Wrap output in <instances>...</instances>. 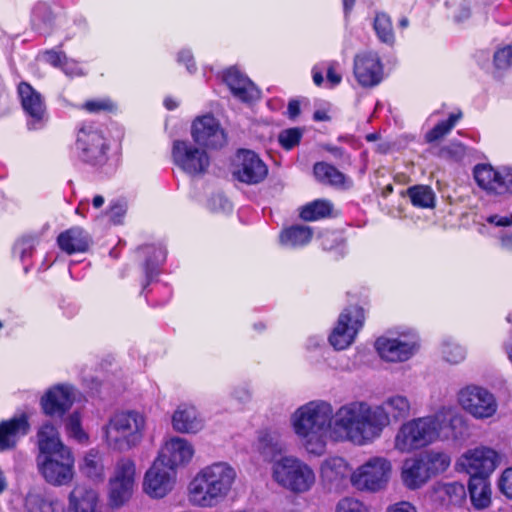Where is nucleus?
<instances>
[{
	"label": "nucleus",
	"instance_id": "1",
	"mask_svg": "<svg viewBox=\"0 0 512 512\" xmlns=\"http://www.w3.org/2000/svg\"><path fill=\"white\" fill-rule=\"evenodd\" d=\"M388 425L389 419L383 407L356 401L338 409L333 431L337 439L365 445L380 437Z\"/></svg>",
	"mask_w": 512,
	"mask_h": 512
},
{
	"label": "nucleus",
	"instance_id": "2",
	"mask_svg": "<svg viewBox=\"0 0 512 512\" xmlns=\"http://www.w3.org/2000/svg\"><path fill=\"white\" fill-rule=\"evenodd\" d=\"M38 446V469L45 481L54 487L70 484L75 475L74 456L62 443L57 429L52 424L45 423L41 426L38 432Z\"/></svg>",
	"mask_w": 512,
	"mask_h": 512
},
{
	"label": "nucleus",
	"instance_id": "3",
	"mask_svg": "<svg viewBox=\"0 0 512 512\" xmlns=\"http://www.w3.org/2000/svg\"><path fill=\"white\" fill-rule=\"evenodd\" d=\"M332 407L325 402H309L293 415L295 433L303 440L309 454L321 456L326 451L327 433L331 427Z\"/></svg>",
	"mask_w": 512,
	"mask_h": 512
},
{
	"label": "nucleus",
	"instance_id": "4",
	"mask_svg": "<svg viewBox=\"0 0 512 512\" xmlns=\"http://www.w3.org/2000/svg\"><path fill=\"white\" fill-rule=\"evenodd\" d=\"M146 418L138 411L115 413L104 427L105 442L115 451L126 452L137 447L144 436Z\"/></svg>",
	"mask_w": 512,
	"mask_h": 512
},
{
	"label": "nucleus",
	"instance_id": "5",
	"mask_svg": "<svg viewBox=\"0 0 512 512\" xmlns=\"http://www.w3.org/2000/svg\"><path fill=\"white\" fill-rule=\"evenodd\" d=\"M224 498V462L202 468L188 486L189 502L197 507L212 508Z\"/></svg>",
	"mask_w": 512,
	"mask_h": 512
},
{
	"label": "nucleus",
	"instance_id": "6",
	"mask_svg": "<svg viewBox=\"0 0 512 512\" xmlns=\"http://www.w3.org/2000/svg\"><path fill=\"white\" fill-rule=\"evenodd\" d=\"M441 423L436 416H426L404 423L395 438L401 452H411L426 447L439 437Z\"/></svg>",
	"mask_w": 512,
	"mask_h": 512
},
{
	"label": "nucleus",
	"instance_id": "7",
	"mask_svg": "<svg viewBox=\"0 0 512 512\" xmlns=\"http://www.w3.org/2000/svg\"><path fill=\"white\" fill-rule=\"evenodd\" d=\"M273 477L279 485L297 494L309 491L315 483L312 468L291 456L282 457L275 462Z\"/></svg>",
	"mask_w": 512,
	"mask_h": 512
},
{
	"label": "nucleus",
	"instance_id": "8",
	"mask_svg": "<svg viewBox=\"0 0 512 512\" xmlns=\"http://www.w3.org/2000/svg\"><path fill=\"white\" fill-rule=\"evenodd\" d=\"M391 474V462L384 457L375 456L359 466L351 474L350 480L358 491L377 493L387 487Z\"/></svg>",
	"mask_w": 512,
	"mask_h": 512
},
{
	"label": "nucleus",
	"instance_id": "9",
	"mask_svg": "<svg viewBox=\"0 0 512 512\" xmlns=\"http://www.w3.org/2000/svg\"><path fill=\"white\" fill-rule=\"evenodd\" d=\"M365 309L359 305H349L339 315L337 323L329 335V343L336 350L348 348L364 327Z\"/></svg>",
	"mask_w": 512,
	"mask_h": 512
},
{
	"label": "nucleus",
	"instance_id": "10",
	"mask_svg": "<svg viewBox=\"0 0 512 512\" xmlns=\"http://www.w3.org/2000/svg\"><path fill=\"white\" fill-rule=\"evenodd\" d=\"M136 486V465L130 458L117 461L109 480V502L113 508L122 507L132 497Z\"/></svg>",
	"mask_w": 512,
	"mask_h": 512
},
{
	"label": "nucleus",
	"instance_id": "11",
	"mask_svg": "<svg viewBox=\"0 0 512 512\" xmlns=\"http://www.w3.org/2000/svg\"><path fill=\"white\" fill-rule=\"evenodd\" d=\"M171 154L174 164L191 176L206 173L210 166V157L205 147H197L187 140H175Z\"/></svg>",
	"mask_w": 512,
	"mask_h": 512
},
{
	"label": "nucleus",
	"instance_id": "12",
	"mask_svg": "<svg viewBox=\"0 0 512 512\" xmlns=\"http://www.w3.org/2000/svg\"><path fill=\"white\" fill-rule=\"evenodd\" d=\"M473 177L480 189L488 195H512V169H495L491 164L480 163L473 169Z\"/></svg>",
	"mask_w": 512,
	"mask_h": 512
},
{
	"label": "nucleus",
	"instance_id": "13",
	"mask_svg": "<svg viewBox=\"0 0 512 512\" xmlns=\"http://www.w3.org/2000/svg\"><path fill=\"white\" fill-rule=\"evenodd\" d=\"M176 479L177 470L156 457L145 473L143 490L150 497L160 499L173 490Z\"/></svg>",
	"mask_w": 512,
	"mask_h": 512
},
{
	"label": "nucleus",
	"instance_id": "14",
	"mask_svg": "<svg viewBox=\"0 0 512 512\" xmlns=\"http://www.w3.org/2000/svg\"><path fill=\"white\" fill-rule=\"evenodd\" d=\"M458 401L465 411L478 419L492 417L497 411L494 395L479 386L471 385L461 389Z\"/></svg>",
	"mask_w": 512,
	"mask_h": 512
},
{
	"label": "nucleus",
	"instance_id": "15",
	"mask_svg": "<svg viewBox=\"0 0 512 512\" xmlns=\"http://www.w3.org/2000/svg\"><path fill=\"white\" fill-rule=\"evenodd\" d=\"M233 176L241 183L257 185L267 178L268 166L256 152L249 149H240L237 153V163Z\"/></svg>",
	"mask_w": 512,
	"mask_h": 512
},
{
	"label": "nucleus",
	"instance_id": "16",
	"mask_svg": "<svg viewBox=\"0 0 512 512\" xmlns=\"http://www.w3.org/2000/svg\"><path fill=\"white\" fill-rule=\"evenodd\" d=\"M498 462V453L488 447L470 449L459 459V465L470 477H489L496 469Z\"/></svg>",
	"mask_w": 512,
	"mask_h": 512
},
{
	"label": "nucleus",
	"instance_id": "17",
	"mask_svg": "<svg viewBox=\"0 0 512 512\" xmlns=\"http://www.w3.org/2000/svg\"><path fill=\"white\" fill-rule=\"evenodd\" d=\"M353 74L361 87L377 86L383 79V64L378 53L364 51L356 54L353 61Z\"/></svg>",
	"mask_w": 512,
	"mask_h": 512
},
{
	"label": "nucleus",
	"instance_id": "18",
	"mask_svg": "<svg viewBox=\"0 0 512 512\" xmlns=\"http://www.w3.org/2000/svg\"><path fill=\"white\" fill-rule=\"evenodd\" d=\"M194 454V446L189 440L172 436L164 440L157 458L177 470L189 464Z\"/></svg>",
	"mask_w": 512,
	"mask_h": 512
},
{
	"label": "nucleus",
	"instance_id": "19",
	"mask_svg": "<svg viewBox=\"0 0 512 512\" xmlns=\"http://www.w3.org/2000/svg\"><path fill=\"white\" fill-rule=\"evenodd\" d=\"M191 136L194 142L207 149L221 147L224 132L221 123L213 115L207 114L197 117L191 126Z\"/></svg>",
	"mask_w": 512,
	"mask_h": 512
},
{
	"label": "nucleus",
	"instance_id": "20",
	"mask_svg": "<svg viewBox=\"0 0 512 512\" xmlns=\"http://www.w3.org/2000/svg\"><path fill=\"white\" fill-rule=\"evenodd\" d=\"M374 347L381 359L398 363L408 361L417 352L419 345L416 341L380 336L375 340Z\"/></svg>",
	"mask_w": 512,
	"mask_h": 512
},
{
	"label": "nucleus",
	"instance_id": "21",
	"mask_svg": "<svg viewBox=\"0 0 512 512\" xmlns=\"http://www.w3.org/2000/svg\"><path fill=\"white\" fill-rule=\"evenodd\" d=\"M72 389L66 385H56L45 392L40 399L43 412L50 417H62L72 406Z\"/></svg>",
	"mask_w": 512,
	"mask_h": 512
},
{
	"label": "nucleus",
	"instance_id": "22",
	"mask_svg": "<svg viewBox=\"0 0 512 512\" xmlns=\"http://www.w3.org/2000/svg\"><path fill=\"white\" fill-rule=\"evenodd\" d=\"M171 423L173 429L182 434H195L202 430L204 421L196 407L192 404L182 403L174 411Z\"/></svg>",
	"mask_w": 512,
	"mask_h": 512
},
{
	"label": "nucleus",
	"instance_id": "23",
	"mask_svg": "<svg viewBox=\"0 0 512 512\" xmlns=\"http://www.w3.org/2000/svg\"><path fill=\"white\" fill-rule=\"evenodd\" d=\"M77 144L83 151L84 160L92 164L100 163L105 154V142L100 132L82 128L78 133Z\"/></svg>",
	"mask_w": 512,
	"mask_h": 512
},
{
	"label": "nucleus",
	"instance_id": "24",
	"mask_svg": "<svg viewBox=\"0 0 512 512\" xmlns=\"http://www.w3.org/2000/svg\"><path fill=\"white\" fill-rule=\"evenodd\" d=\"M98 492L87 484H76L68 494V512H96Z\"/></svg>",
	"mask_w": 512,
	"mask_h": 512
},
{
	"label": "nucleus",
	"instance_id": "25",
	"mask_svg": "<svg viewBox=\"0 0 512 512\" xmlns=\"http://www.w3.org/2000/svg\"><path fill=\"white\" fill-rule=\"evenodd\" d=\"M401 479L403 484L411 490L422 487L430 479L422 457L404 461Z\"/></svg>",
	"mask_w": 512,
	"mask_h": 512
},
{
	"label": "nucleus",
	"instance_id": "26",
	"mask_svg": "<svg viewBox=\"0 0 512 512\" xmlns=\"http://www.w3.org/2000/svg\"><path fill=\"white\" fill-rule=\"evenodd\" d=\"M25 512H64L62 502L55 496L36 491L27 493L24 499Z\"/></svg>",
	"mask_w": 512,
	"mask_h": 512
},
{
	"label": "nucleus",
	"instance_id": "27",
	"mask_svg": "<svg viewBox=\"0 0 512 512\" xmlns=\"http://www.w3.org/2000/svg\"><path fill=\"white\" fill-rule=\"evenodd\" d=\"M28 429L29 424L25 415L2 422L0 424V450L14 447L17 437L25 435Z\"/></svg>",
	"mask_w": 512,
	"mask_h": 512
},
{
	"label": "nucleus",
	"instance_id": "28",
	"mask_svg": "<svg viewBox=\"0 0 512 512\" xmlns=\"http://www.w3.org/2000/svg\"><path fill=\"white\" fill-rule=\"evenodd\" d=\"M60 248L68 254L85 252L90 244L88 234L79 227H73L58 236Z\"/></svg>",
	"mask_w": 512,
	"mask_h": 512
},
{
	"label": "nucleus",
	"instance_id": "29",
	"mask_svg": "<svg viewBox=\"0 0 512 512\" xmlns=\"http://www.w3.org/2000/svg\"><path fill=\"white\" fill-rule=\"evenodd\" d=\"M489 477H470L468 481V492L471 503L477 510L487 508L491 503V489Z\"/></svg>",
	"mask_w": 512,
	"mask_h": 512
},
{
	"label": "nucleus",
	"instance_id": "30",
	"mask_svg": "<svg viewBox=\"0 0 512 512\" xmlns=\"http://www.w3.org/2000/svg\"><path fill=\"white\" fill-rule=\"evenodd\" d=\"M80 472L93 482H103L105 468L102 454L96 449H90L85 453L79 464Z\"/></svg>",
	"mask_w": 512,
	"mask_h": 512
},
{
	"label": "nucleus",
	"instance_id": "31",
	"mask_svg": "<svg viewBox=\"0 0 512 512\" xmlns=\"http://www.w3.org/2000/svg\"><path fill=\"white\" fill-rule=\"evenodd\" d=\"M312 238L313 229L302 224L285 227L279 235L280 243L292 248L304 247L311 242Z\"/></svg>",
	"mask_w": 512,
	"mask_h": 512
},
{
	"label": "nucleus",
	"instance_id": "32",
	"mask_svg": "<svg viewBox=\"0 0 512 512\" xmlns=\"http://www.w3.org/2000/svg\"><path fill=\"white\" fill-rule=\"evenodd\" d=\"M347 461L342 457H330L320 467V475L327 483H340L349 473Z\"/></svg>",
	"mask_w": 512,
	"mask_h": 512
},
{
	"label": "nucleus",
	"instance_id": "33",
	"mask_svg": "<svg viewBox=\"0 0 512 512\" xmlns=\"http://www.w3.org/2000/svg\"><path fill=\"white\" fill-rule=\"evenodd\" d=\"M23 109L33 118L40 120L44 114L41 95L28 83L22 82L18 87Z\"/></svg>",
	"mask_w": 512,
	"mask_h": 512
},
{
	"label": "nucleus",
	"instance_id": "34",
	"mask_svg": "<svg viewBox=\"0 0 512 512\" xmlns=\"http://www.w3.org/2000/svg\"><path fill=\"white\" fill-rule=\"evenodd\" d=\"M313 175L319 183L330 186L343 187L346 183V175L325 161L313 165Z\"/></svg>",
	"mask_w": 512,
	"mask_h": 512
},
{
	"label": "nucleus",
	"instance_id": "35",
	"mask_svg": "<svg viewBox=\"0 0 512 512\" xmlns=\"http://www.w3.org/2000/svg\"><path fill=\"white\" fill-rule=\"evenodd\" d=\"M333 204L327 199H315L299 208V217L303 221L313 222L332 215Z\"/></svg>",
	"mask_w": 512,
	"mask_h": 512
},
{
	"label": "nucleus",
	"instance_id": "36",
	"mask_svg": "<svg viewBox=\"0 0 512 512\" xmlns=\"http://www.w3.org/2000/svg\"><path fill=\"white\" fill-rule=\"evenodd\" d=\"M462 118L463 112L461 110L451 113L447 119L439 121L432 129L425 133V142L432 144L441 140L453 130Z\"/></svg>",
	"mask_w": 512,
	"mask_h": 512
},
{
	"label": "nucleus",
	"instance_id": "37",
	"mask_svg": "<svg viewBox=\"0 0 512 512\" xmlns=\"http://www.w3.org/2000/svg\"><path fill=\"white\" fill-rule=\"evenodd\" d=\"M373 30L377 39L388 46L395 43V33L391 17L383 11L376 12L373 20Z\"/></svg>",
	"mask_w": 512,
	"mask_h": 512
},
{
	"label": "nucleus",
	"instance_id": "38",
	"mask_svg": "<svg viewBox=\"0 0 512 512\" xmlns=\"http://www.w3.org/2000/svg\"><path fill=\"white\" fill-rule=\"evenodd\" d=\"M407 195L414 207L427 209L434 208L436 196L433 189L428 185H414L407 189Z\"/></svg>",
	"mask_w": 512,
	"mask_h": 512
},
{
	"label": "nucleus",
	"instance_id": "39",
	"mask_svg": "<svg viewBox=\"0 0 512 512\" xmlns=\"http://www.w3.org/2000/svg\"><path fill=\"white\" fill-rule=\"evenodd\" d=\"M387 413L389 421H399L406 419L410 414V403L405 396L396 395L389 397L383 405H381Z\"/></svg>",
	"mask_w": 512,
	"mask_h": 512
},
{
	"label": "nucleus",
	"instance_id": "40",
	"mask_svg": "<svg viewBox=\"0 0 512 512\" xmlns=\"http://www.w3.org/2000/svg\"><path fill=\"white\" fill-rule=\"evenodd\" d=\"M305 131L300 126L282 129L277 135L278 145L286 152L292 151L301 144Z\"/></svg>",
	"mask_w": 512,
	"mask_h": 512
},
{
	"label": "nucleus",
	"instance_id": "41",
	"mask_svg": "<svg viewBox=\"0 0 512 512\" xmlns=\"http://www.w3.org/2000/svg\"><path fill=\"white\" fill-rule=\"evenodd\" d=\"M437 492L452 505H460L466 499L465 486L457 481L439 484Z\"/></svg>",
	"mask_w": 512,
	"mask_h": 512
},
{
	"label": "nucleus",
	"instance_id": "42",
	"mask_svg": "<svg viewBox=\"0 0 512 512\" xmlns=\"http://www.w3.org/2000/svg\"><path fill=\"white\" fill-rule=\"evenodd\" d=\"M422 460L430 478L446 471L451 463L449 455L444 452H429Z\"/></svg>",
	"mask_w": 512,
	"mask_h": 512
},
{
	"label": "nucleus",
	"instance_id": "43",
	"mask_svg": "<svg viewBox=\"0 0 512 512\" xmlns=\"http://www.w3.org/2000/svg\"><path fill=\"white\" fill-rule=\"evenodd\" d=\"M237 100L244 104L252 105L261 98V91L253 81L243 87H237L231 93Z\"/></svg>",
	"mask_w": 512,
	"mask_h": 512
},
{
	"label": "nucleus",
	"instance_id": "44",
	"mask_svg": "<svg viewBox=\"0 0 512 512\" xmlns=\"http://www.w3.org/2000/svg\"><path fill=\"white\" fill-rule=\"evenodd\" d=\"M450 437L454 440H462L469 436V425L463 416L455 414L451 416L448 423Z\"/></svg>",
	"mask_w": 512,
	"mask_h": 512
},
{
	"label": "nucleus",
	"instance_id": "45",
	"mask_svg": "<svg viewBox=\"0 0 512 512\" xmlns=\"http://www.w3.org/2000/svg\"><path fill=\"white\" fill-rule=\"evenodd\" d=\"M66 430L70 437L79 443H86L88 435L81 428V419L77 412L72 413L66 420Z\"/></svg>",
	"mask_w": 512,
	"mask_h": 512
},
{
	"label": "nucleus",
	"instance_id": "46",
	"mask_svg": "<svg viewBox=\"0 0 512 512\" xmlns=\"http://www.w3.org/2000/svg\"><path fill=\"white\" fill-rule=\"evenodd\" d=\"M251 81L252 80L237 67L231 66L226 68V86L231 93L236 91L237 87H243Z\"/></svg>",
	"mask_w": 512,
	"mask_h": 512
},
{
	"label": "nucleus",
	"instance_id": "47",
	"mask_svg": "<svg viewBox=\"0 0 512 512\" xmlns=\"http://www.w3.org/2000/svg\"><path fill=\"white\" fill-rule=\"evenodd\" d=\"M335 512H371V509L359 499L344 497L336 504Z\"/></svg>",
	"mask_w": 512,
	"mask_h": 512
},
{
	"label": "nucleus",
	"instance_id": "48",
	"mask_svg": "<svg viewBox=\"0 0 512 512\" xmlns=\"http://www.w3.org/2000/svg\"><path fill=\"white\" fill-rule=\"evenodd\" d=\"M494 65L498 69L512 66V45L498 49L493 57Z\"/></svg>",
	"mask_w": 512,
	"mask_h": 512
},
{
	"label": "nucleus",
	"instance_id": "49",
	"mask_svg": "<svg viewBox=\"0 0 512 512\" xmlns=\"http://www.w3.org/2000/svg\"><path fill=\"white\" fill-rule=\"evenodd\" d=\"M443 355L447 362L457 364L464 360L465 350L459 345L448 343L443 348Z\"/></svg>",
	"mask_w": 512,
	"mask_h": 512
},
{
	"label": "nucleus",
	"instance_id": "50",
	"mask_svg": "<svg viewBox=\"0 0 512 512\" xmlns=\"http://www.w3.org/2000/svg\"><path fill=\"white\" fill-rule=\"evenodd\" d=\"M127 212V203L124 200L113 202L108 210L111 221L115 224H121Z\"/></svg>",
	"mask_w": 512,
	"mask_h": 512
},
{
	"label": "nucleus",
	"instance_id": "51",
	"mask_svg": "<svg viewBox=\"0 0 512 512\" xmlns=\"http://www.w3.org/2000/svg\"><path fill=\"white\" fill-rule=\"evenodd\" d=\"M498 488L508 499H512V468L505 469L499 480Z\"/></svg>",
	"mask_w": 512,
	"mask_h": 512
},
{
	"label": "nucleus",
	"instance_id": "52",
	"mask_svg": "<svg viewBox=\"0 0 512 512\" xmlns=\"http://www.w3.org/2000/svg\"><path fill=\"white\" fill-rule=\"evenodd\" d=\"M84 108L92 113L100 111H111L114 109V104L109 99H96L87 101Z\"/></svg>",
	"mask_w": 512,
	"mask_h": 512
},
{
	"label": "nucleus",
	"instance_id": "53",
	"mask_svg": "<svg viewBox=\"0 0 512 512\" xmlns=\"http://www.w3.org/2000/svg\"><path fill=\"white\" fill-rule=\"evenodd\" d=\"M323 149L333 155L336 159L342 160L343 163L348 165L351 164V155L346 152L344 148L332 144H325Z\"/></svg>",
	"mask_w": 512,
	"mask_h": 512
},
{
	"label": "nucleus",
	"instance_id": "54",
	"mask_svg": "<svg viewBox=\"0 0 512 512\" xmlns=\"http://www.w3.org/2000/svg\"><path fill=\"white\" fill-rule=\"evenodd\" d=\"M385 512H417V509L409 501H399L389 505Z\"/></svg>",
	"mask_w": 512,
	"mask_h": 512
},
{
	"label": "nucleus",
	"instance_id": "55",
	"mask_svg": "<svg viewBox=\"0 0 512 512\" xmlns=\"http://www.w3.org/2000/svg\"><path fill=\"white\" fill-rule=\"evenodd\" d=\"M300 114H301L300 101L297 99H291L288 102V106H287V112H286L287 117L290 120L294 121L300 116Z\"/></svg>",
	"mask_w": 512,
	"mask_h": 512
},
{
	"label": "nucleus",
	"instance_id": "56",
	"mask_svg": "<svg viewBox=\"0 0 512 512\" xmlns=\"http://www.w3.org/2000/svg\"><path fill=\"white\" fill-rule=\"evenodd\" d=\"M326 78L331 88L338 86L342 81V76L339 73H337L335 66L333 64H330L328 66L326 71Z\"/></svg>",
	"mask_w": 512,
	"mask_h": 512
},
{
	"label": "nucleus",
	"instance_id": "57",
	"mask_svg": "<svg viewBox=\"0 0 512 512\" xmlns=\"http://www.w3.org/2000/svg\"><path fill=\"white\" fill-rule=\"evenodd\" d=\"M208 206L212 211H219L223 207V197L219 193L216 196H213L208 201Z\"/></svg>",
	"mask_w": 512,
	"mask_h": 512
},
{
	"label": "nucleus",
	"instance_id": "58",
	"mask_svg": "<svg viewBox=\"0 0 512 512\" xmlns=\"http://www.w3.org/2000/svg\"><path fill=\"white\" fill-rule=\"evenodd\" d=\"M312 119L315 122H327L331 120L328 112L324 109L315 110L312 116Z\"/></svg>",
	"mask_w": 512,
	"mask_h": 512
},
{
	"label": "nucleus",
	"instance_id": "59",
	"mask_svg": "<svg viewBox=\"0 0 512 512\" xmlns=\"http://www.w3.org/2000/svg\"><path fill=\"white\" fill-rule=\"evenodd\" d=\"M45 57L46 61L54 66L59 65L61 62V54L54 51L46 52Z\"/></svg>",
	"mask_w": 512,
	"mask_h": 512
},
{
	"label": "nucleus",
	"instance_id": "60",
	"mask_svg": "<svg viewBox=\"0 0 512 512\" xmlns=\"http://www.w3.org/2000/svg\"><path fill=\"white\" fill-rule=\"evenodd\" d=\"M192 55L189 51H182L180 54H179V60L181 62H185L186 65H187V69L189 71H191V68L194 67V64L192 63Z\"/></svg>",
	"mask_w": 512,
	"mask_h": 512
},
{
	"label": "nucleus",
	"instance_id": "61",
	"mask_svg": "<svg viewBox=\"0 0 512 512\" xmlns=\"http://www.w3.org/2000/svg\"><path fill=\"white\" fill-rule=\"evenodd\" d=\"M312 79L316 86H318V87L321 86L324 82V77H323L322 71H320L316 68H313L312 69Z\"/></svg>",
	"mask_w": 512,
	"mask_h": 512
},
{
	"label": "nucleus",
	"instance_id": "62",
	"mask_svg": "<svg viewBox=\"0 0 512 512\" xmlns=\"http://www.w3.org/2000/svg\"><path fill=\"white\" fill-rule=\"evenodd\" d=\"M345 17H348L355 5L356 0H342Z\"/></svg>",
	"mask_w": 512,
	"mask_h": 512
},
{
	"label": "nucleus",
	"instance_id": "63",
	"mask_svg": "<svg viewBox=\"0 0 512 512\" xmlns=\"http://www.w3.org/2000/svg\"><path fill=\"white\" fill-rule=\"evenodd\" d=\"M501 245L503 248L512 250V235H506L501 238Z\"/></svg>",
	"mask_w": 512,
	"mask_h": 512
},
{
	"label": "nucleus",
	"instance_id": "64",
	"mask_svg": "<svg viewBox=\"0 0 512 512\" xmlns=\"http://www.w3.org/2000/svg\"><path fill=\"white\" fill-rule=\"evenodd\" d=\"M236 477L235 470L226 463V481H233Z\"/></svg>",
	"mask_w": 512,
	"mask_h": 512
}]
</instances>
